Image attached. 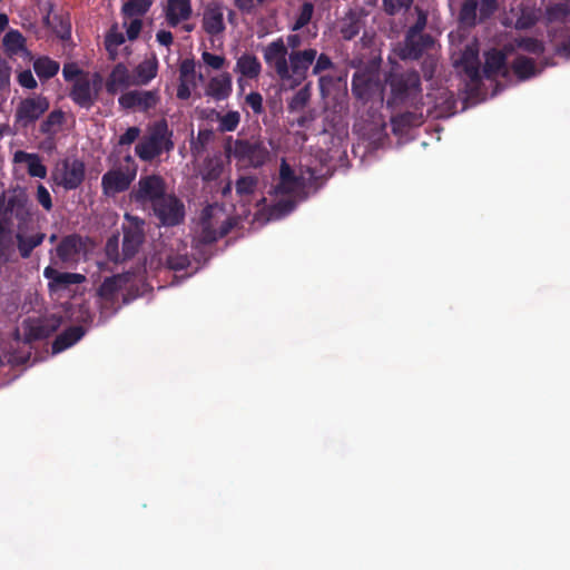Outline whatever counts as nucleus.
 Returning a JSON list of instances; mask_svg holds the SVG:
<instances>
[{"label": "nucleus", "mask_w": 570, "mask_h": 570, "mask_svg": "<svg viewBox=\"0 0 570 570\" xmlns=\"http://www.w3.org/2000/svg\"><path fill=\"white\" fill-rule=\"evenodd\" d=\"M302 42L301 35L289 33L286 40L279 37L262 48L267 69L285 90H294L306 81L316 58V49H302Z\"/></svg>", "instance_id": "1"}, {"label": "nucleus", "mask_w": 570, "mask_h": 570, "mask_svg": "<svg viewBox=\"0 0 570 570\" xmlns=\"http://www.w3.org/2000/svg\"><path fill=\"white\" fill-rule=\"evenodd\" d=\"M10 210H13V219L17 220L14 239L19 255L27 259L33 249L43 243L46 234L35 230L33 214L24 194L10 196Z\"/></svg>", "instance_id": "2"}, {"label": "nucleus", "mask_w": 570, "mask_h": 570, "mask_svg": "<svg viewBox=\"0 0 570 570\" xmlns=\"http://www.w3.org/2000/svg\"><path fill=\"white\" fill-rule=\"evenodd\" d=\"M145 220L131 214H125L122 230L121 253L118 250V235H114L107 240L106 252L110 259L122 262L134 258L146 239Z\"/></svg>", "instance_id": "3"}, {"label": "nucleus", "mask_w": 570, "mask_h": 570, "mask_svg": "<svg viewBox=\"0 0 570 570\" xmlns=\"http://www.w3.org/2000/svg\"><path fill=\"white\" fill-rule=\"evenodd\" d=\"M173 135L166 120L156 122L150 134L136 145V155L144 161H151L164 151H171L175 147Z\"/></svg>", "instance_id": "4"}, {"label": "nucleus", "mask_w": 570, "mask_h": 570, "mask_svg": "<svg viewBox=\"0 0 570 570\" xmlns=\"http://www.w3.org/2000/svg\"><path fill=\"white\" fill-rule=\"evenodd\" d=\"M390 88L389 104L400 105L414 100L421 94V78L417 71L390 72L385 79Z\"/></svg>", "instance_id": "5"}, {"label": "nucleus", "mask_w": 570, "mask_h": 570, "mask_svg": "<svg viewBox=\"0 0 570 570\" xmlns=\"http://www.w3.org/2000/svg\"><path fill=\"white\" fill-rule=\"evenodd\" d=\"M498 10V0H463L458 22L463 28L472 29L479 23L487 22Z\"/></svg>", "instance_id": "6"}, {"label": "nucleus", "mask_w": 570, "mask_h": 570, "mask_svg": "<svg viewBox=\"0 0 570 570\" xmlns=\"http://www.w3.org/2000/svg\"><path fill=\"white\" fill-rule=\"evenodd\" d=\"M153 215L164 227L180 225L185 219V205L174 194H166L151 206Z\"/></svg>", "instance_id": "7"}, {"label": "nucleus", "mask_w": 570, "mask_h": 570, "mask_svg": "<svg viewBox=\"0 0 570 570\" xmlns=\"http://www.w3.org/2000/svg\"><path fill=\"white\" fill-rule=\"evenodd\" d=\"M127 165L126 170L111 169L102 175L101 188L106 196L116 195L127 190L137 174V166L130 155L125 157Z\"/></svg>", "instance_id": "8"}, {"label": "nucleus", "mask_w": 570, "mask_h": 570, "mask_svg": "<svg viewBox=\"0 0 570 570\" xmlns=\"http://www.w3.org/2000/svg\"><path fill=\"white\" fill-rule=\"evenodd\" d=\"M48 98L39 95L22 99L14 111V126L27 129L33 125L49 109Z\"/></svg>", "instance_id": "9"}, {"label": "nucleus", "mask_w": 570, "mask_h": 570, "mask_svg": "<svg viewBox=\"0 0 570 570\" xmlns=\"http://www.w3.org/2000/svg\"><path fill=\"white\" fill-rule=\"evenodd\" d=\"M166 189V183L161 176H141L137 187L131 191L130 197L135 203L141 206L150 204L151 207L167 194Z\"/></svg>", "instance_id": "10"}, {"label": "nucleus", "mask_w": 570, "mask_h": 570, "mask_svg": "<svg viewBox=\"0 0 570 570\" xmlns=\"http://www.w3.org/2000/svg\"><path fill=\"white\" fill-rule=\"evenodd\" d=\"M86 167L80 159H63L52 171V180L66 190L77 189L83 181Z\"/></svg>", "instance_id": "11"}, {"label": "nucleus", "mask_w": 570, "mask_h": 570, "mask_svg": "<svg viewBox=\"0 0 570 570\" xmlns=\"http://www.w3.org/2000/svg\"><path fill=\"white\" fill-rule=\"evenodd\" d=\"M380 87L377 75L371 70H358L352 77V94L363 102L373 98L380 91Z\"/></svg>", "instance_id": "12"}, {"label": "nucleus", "mask_w": 570, "mask_h": 570, "mask_svg": "<svg viewBox=\"0 0 570 570\" xmlns=\"http://www.w3.org/2000/svg\"><path fill=\"white\" fill-rule=\"evenodd\" d=\"M82 249L83 242L80 235H67L61 238L55 249L56 261L53 263H60L62 266L70 267L79 262Z\"/></svg>", "instance_id": "13"}, {"label": "nucleus", "mask_w": 570, "mask_h": 570, "mask_svg": "<svg viewBox=\"0 0 570 570\" xmlns=\"http://www.w3.org/2000/svg\"><path fill=\"white\" fill-rule=\"evenodd\" d=\"M159 100L158 90H131L118 98V102L124 109H138L140 111L155 108Z\"/></svg>", "instance_id": "14"}, {"label": "nucleus", "mask_w": 570, "mask_h": 570, "mask_svg": "<svg viewBox=\"0 0 570 570\" xmlns=\"http://www.w3.org/2000/svg\"><path fill=\"white\" fill-rule=\"evenodd\" d=\"M13 210H10V197L0 196V261H7L12 246Z\"/></svg>", "instance_id": "15"}, {"label": "nucleus", "mask_w": 570, "mask_h": 570, "mask_svg": "<svg viewBox=\"0 0 570 570\" xmlns=\"http://www.w3.org/2000/svg\"><path fill=\"white\" fill-rule=\"evenodd\" d=\"M120 284L117 276L107 277L99 286L97 294L101 313H116L118 309Z\"/></svg>", "instance_id": "16"}, {"label": "nucleus", "mask_w": 570, "mask_h": 570, "mask_svg": "<svg viewBox=\"0 0 570 570\" xmlns=\"http://www.w3.org/2000/svg\"><path fill=\"white\" fill-rule=\"evenodd\" d=\"M69 97L81 108L90 109L97 101V92L92 91L89 76L78 77L70 89Z\"/></svg>", "instance_id": "17"}, {"label": "nucleus", "mask_w": 570, "mask_h": 570, "mask_svg": "<svg viewBox=\"0 0 570 570\" xmlns=\"http://www.w3.org/2000/svg\"><path fill=\"white\" fill-rule=\"evenodd\" d=\"M43 276L49 281L48 287L50 292L67 289L71 285H78L86 281L82 274L59 272L52 266L43 269Z\"/></svg>", "instance_id": "18"}, {"label": "nucleus", "mask_w": 570, "mask_h": 570, "mask_svg": "<svg viewBox=\"0 0 570 570\" xmlns=\"http://www.w3.org/2000/svg\"><path fill=\"white\" fill-rule=\"evenodd\" d=\"M26 42V38L17 29H10L2 40L4 52L9 58L20 56L27 60H32V52L27 48Z\"/></svg>", "instance_id": "19"}, {"label": "nucleus", "mask_w": 570, "mask_h": 570, "mask_svg": "<svg viewBox=\"0 0 570 570\" xmlns=\"http://www.w3.org/2000/svg\"><path fill=\"white\" fill-rule=\"evenodd\" d=\"M235 153L238 157L248 159L254 167L264 165L268 157V151L261 144L247 140H237Z\"/></svg>", "instance_id": "20"}, {"label": "nucleus", "mask_w": 570, "mask_h": 570, "mask_svg": "<svg viewBox=\"0 0 570 570\" xmlns=\"http://www.w3.org/2000/svg\"><path fill=\"white\" fill-rule=\"evenodd\" d=\"M433 38L431 35H419L413 37H405L404 47L402 49L401 58L417 60L422 57L424 51L432 47Z\"/></svg>", "instance_id": "21"}, {"label": "nucleus", "mask_w": 570, "mask_h": 570, "mask_svg": "<svg viewBox=\"0 0 570 570\" xmlns=\"http://www.w3.org/2000/svg\"><path fill=\"white\" fill-rule=\"evenodd\" d=\"M134 85V78L125 63L118 62L112 68L106 81V90L109 95H116L119 89L128 88Z\"/></svg>", "instance_id": "22"}, {"label": "nucleus", "mask_w": 570, "mask_h": 570, "mask_svg": "<svg viewBox=\"0 0 570 570\" xmlns=\"http://www.w3.org/2000/svg\"><path fill=\"white\" fill-rule=\"evenodd\" d=\"M203 29L210 36L219 35L225 30L224 11L219 4H212L205 9Z\"/></svg>", "instance_id": "23"}, {"label": "nucleus", "mask_w": 570, "mask_h": 570, "mask_svg": "<svg viewBox=\"0 0 570 570\" xmlns=\"http://www.w3.org/2000/svg\"><path fill=\"white\" fill-rule=\"evenodd\" d=\"M193 9L190 0H168L166 8V20L169 26L176 27L181 21L191 17Z\"/></svg>", "instance_id": "24"}, {"label": "nucleus", "mask_w": 570, "mask_h": 570, "mask_svg": "<svg viewBox=\"0 0 570 570\" xmlns=\"http://www.w3.org/2000/svg\"><path fill=\"white\" fill-rule=\"evenodd\" d=\"M233 90L232 76L224 72L219 76L213 77L206 87V95L217 101L227 99Z\"/></svg>", "instance_id": "25"}, {"label": "nucleus", "mask_w": 570, "mask_h": 570, "mask_svg": "<svg viewBox=\"0 0 570 570\" xmlns=\"http://www.w3.org/2000/svg\"><path fill=\"white\" fill-rule=\"evenodd\" d=\"M13 161L27 164V171L31 177L46 178L47 176V167L42 164L38 154L17 150L13 155Z\"/></svg>", "instance_id": "26"}, {"label": "nucleus", "mask_w": 570, "mask_h": 570, "mask_svg": "<svg viewBox=\"0 0 570 570\" xmlns=\"http://www.w3.org/2000/svg\"><path fill=\"white\" fill-rule=\"evenodd\" d=\"M86 334V328L81 325H73L66 328L62 333H60L52 343V353L58 354L78 341H80Z\"/></svg>", "instance_id": "27"}, {"label": "nucleus", "mask_w": 570, "mask_h": 570, "mask_svg": "<svg viewBox=\"0 0 570 570\" xmlns=\"http://www.w3.org/2000/svg\"><path fill=\"white\" fill-rule=\"evenodd\" d=\"M158 72V60L156 56L151 58H147L138 63L134 70V85L135 86H145L148 85L154 78H156Z\"/></svg>", "instance_id": "28"}, {"label": "nucleus", "mask_w": 570, "mask_h": 570, "mask_svg": "<svg viewBox=\"0 0 570 570\" xmlns=\"http://www.w3.org/2000/svg\"><path fill=\"white\" fill-rule=\"evenodd\" d=\"M507 55L493 49L485 53V62L483 66V75L487 79H492L499 73L505 75Z\"/></svg>", "instance_id": "29"}, {"label": "nucleus", "mask_w": 570, "mask_h": 570, "mask_svg": "<svg viewBox=\"0 0 570 570\" xmlns=\"http://www.w3.org/2000/svg\"><path fill=\"white\" fill-rule=\"evenodd\" d=\"M234 71L247 79H256L262 72V63L253 53H243L237 58Z\"/></svg>", "instance_id": "30"}, {"label": "nucleus", "mask_w": 570, "mask_h": 570, "mask_svg": "<svg viewBox=\"0 0 570 570\" xmlns=\"http://www.w3.org/2000/svg\"><path fill=\"white\" fill-rule=\"evenodd\" d=\"M299 186V178L291 166L283 160L279 169V183L276 186L277 193L288 195L294 193Z\"/></svg>", "instance_id": "31"}, {"label": "nucleus", "mask_w": 570, "mask_h": 570, "mask_svg": "<svg viewBox=\"0 0 570 570\" xmlns=\"http://www.w3.org/2000/svg\"><path fill=\"white\" fill-rule=\"evenodd\" d=\"M60 326V318L50 317L33 323L28 333L30 340H43L52 335Z\"/></svg>", "instance_id": "32"}, {"label": "nucleus", "mask_w": 570, "mask_h": 570, "mask_svg": "<svg viewBox=\"0 0 570 570\" xmlns=\"http://www.w3.org/2000/svg\"><path fill=\"white\" fill-rule=\"evenodd\" d=\"M362 24L360 14L354 10H350L342 19L340 28L342 38L347 41L354 39L360 33Z\"/></svg>", "instance_id": "33"}, {"label": "nucleus", "mask_w": 570, "mask_h": 570, "mask_svg": "<svg viewBox=\"0 0 570 570\" xmlns=\"http://www.w3.org/2000/svg\"><path fill=\"white\" fill-rule=\"evenodd\" d=\"M223 169L224 164L219 156L207 157L199 169V174L204 181L209 183L217 180Z\"/></svg>", "instance_id": "34"}, {"label": "nucleus", "mask_w": 570, "mask_h": 570, "mask_svg": "<svg viewBox=\"0 0 570 570\" xmlns=\"http://www.w3.org/2000/svg\"><path fill=\"white\" fill-rule=\"evenodd\" d=\"M60 65L58 61L43 56L33 61V70L40 80H48L55 77L59 71Z\"/></svg>", "instance_id": "35"}, {"label": "nucleus", "mask_w": 570, "mask_h": 570, "mask_svg": "<svg viewBox=\"0 0 570 570\" xmlns=\"http://www.w3.org/2000/svg\"><path fill=\"white\" fill-rule=\"evenodd\" d=\"M303 86L295 92L287 104L289 112H298L304 110L312 97V82H303Z\"/></svg>", "instance_id": "36"}, {"label": "nucleus", "mask_w": 570, "mask_h": 570, "mask_svg": "<svg viewBox=\"0 0 570 570\" xmlns=\"http://www.w3.org/2000/svg\"><path fill=\"white\" fill-rule=\"evenodd\" d=\"M423 122V115L415 111H405L392 118V126L395 132H402L406 128L420 126Z\"/></svg>", "instance_id": "37"}, {"label": "nucleus", "mask_w": 570, "mask_h": 570, "mask_svg": "<svg viewBox=\"0 0 570 570\" xmlns=\"http://www.w3.org/2000/svg\"><path fill=\"white\" fill-rule=\"evenodd\" d=\"M153 4V0H128L122 4L121 14L124 19L141 18Z\"/></svg>", "instance_id": "38"}, {"label": "nucleus", "mask_w": 570, "mask_h": 570, "mask_svg": "<svg viewBox=\"0 0 570 570\" xmlns=\"http://www.w3.org/2000/svg\"><path fill=\"white\" fill-rule=\"evenodd\" d=\"M511 68L515 76L522 80L529 79L538 72L534 60L525 56H518Z\"/></svg>", "instance_id": "39"}, {"label": "nucleus", "mask_w": 570, "mask_h": 570, "mask_svg": "<svg viewBox=\"0 0 570 570\" xmlns=\"http://www.w3.org/2000/svg\"><path fill=\"white\" fill-rule=\"evenodd\" d=\"M65 120V112L60 109L52 110L40 124L39 130L42 135L55 136Z\"/></svg>", "instance_id": "40"}, {"label": "nucleus", "mask_w": 570, "mask_h": 570, "mask_svg": "<svg viewBox=\"0 0 570 570\" xmlns=\"http://www.w3.org/2000/svg\"><path fill=\"white\" fill-rule=\"evenodd\" d=\"M274 0H234L237 10L246 16L256 14L262 8L268 6Z\"/></svg>", "instance_id": "41"}, {"label": "nucleus", "mask_w": 570, "mask_h": 570, "mask_svg": "<svg viewBox=\"0 0 570 570\" xmlns=\"http://www.w3.org/2000/svg\"><path fill=\"white\" fill-rule=\"evenodd\" d=\"M570 14V9L566 3H554L546 9V18L548 22H561Z\"/></svg>", "instance_id": "42"}, {"label": "nucleus", "mask_w": 570, "mask_h": 570, "mask_svg": "<svg viewBox=\"0 0 570 570\" xmlns=\"http://www.w3.org/2000/svg\"><path fill=\"white\" fill-rule=\"evenodd\" d=\"M52 30L61 40L69 39L71 37L70 20L63 14H55Z\"/></svg>", "instance_id": "43"}, {"label": "nucleus", "mask_w": 570, "mask_h": 570, "mask_svg": "<svg viewBox=\"0 0 570 570\" xmlns=\"http://www.w3.org/2000/svg\"><path fill=\"white\" fill-rule=\"evenodd\" d=\"M218 230L213 226L209 219H203L198 239L202 244L210 245L219 239Z\"/></svg>", "instance_id": "44"}, {"label": "nucleus", "mask_w": 570, "mask_h": 570, "mask_svg": "<svg viewBox=\"0 0 570 570\" xmlns=\"http://www.w3.org/2000/svg\"><path fill=\"white\" fill-rule=\"evenodd\" d=\"M518 48L533 55H541L544 52V45L542 41L532 37H521L515 39Z\"/></svg>", "instance_id": "45"}, {"label": "nucleus", "mask_w": 570, "mask_h": 570, "mask_svg": "<svg viewBox=\"0 0 570 570\" xmlns=\"http://www.w3.org/2000/svg\"><path fill=\"white\" fill-rule=\"evenodd\" d=\"M414 0H382L383 10L389 16H395L401 11H407Z\"/></svg>", "instance_id": "46"}, {"label": "nucleus", "mask_w": 570, "mask_h": 570, "mask_svg": "<svg viewBox=\"0 0 570 570\" xmlns=\"http://www.w3.org/2000/svg\"><path fill=\"white\" fill-rule=\"evenodd\" d=\"M166 265L174 272H183L190 266V259L186 254L173 253L167 256Z\"/></svg>", "instance_id": "47"}, {"label": "nucleus", "mask_w": 570, "mask_h": 570, "mask_svg": "<svg viewBox=\"0 0 570 570\" xmlns=\"http://www.w3.org/2000/svg\"><path fill=\"white\" fill-rule=\"evenodd\" d=\"M313 12H314L313 3L304 2L299 9V12H298L296 19H295L292 30L297 31V30L304 28L307 23H309Z\"/></svg>", "instance_id": "48"}, {"label": "nucleus", "mask_w": 570, "mask_h": 570, "mask_svg": "<svg viewBox=\"0 0 570 570\" xmlns=\"http://www.w3.org/2000/svg\"><path fill=\"white\" fill-rule=\"evenodd\" d=\"M312 73L318 76L324 71L334 69V62L331 57L326 53H320L316 51V58L312 65Z\"/></svg>", "instance_id": "49"}, {"label": "nucleus", "mask_w": 570, "mask_h": 570, "mask_svg": "<svg viewBox=\"0 0 570 570\" xmlns=\"http://www.w3.org/2000/svg\"><path fill=\"white\" fill-rule=\"evenodd\" d=\"M257 186V179L252 176H243L236 181V193L240 196L252 195Z\"/></svg>", "instance_id": "50"}, {"label": "nucleus", "mask_w": 570, "mask_h": 570, "mask_svg": "<svg viewBox=\"0 0 570 570\" xmlns=\"http://www.w3.org/2000/svg\"><path fill=\"white\" fill-rule=\"evenodd\" d=\"M240 121V116L237 111H228L219 119V129L222 131H234Z\"/></svg>", "instance_id": "51"}, {"label": "nucleus", "mask_w": 570, "mask_h": 570, "mask_svg": "<svg viewBox=\"0 0 570 570\" xmlns=\"http://www.w3.org/2000/svg\"><path fill=\"white\" fill-rule=\"evenodd\" d=\"M537 16L533 11L522 10L521 14L515 20V29L527 30L537 23Z\"/></svg>", "instance_id": "52"}, {"label": "nucleus", "mask_w": 570, "mask_h": 570, "mask_svg": "<svg viewBox=\"0 0 570 570\" xmlns=\"http://www.w3.org/2000/svg\"><path fill=\"white\" fill-rule=\"evenodd\" d=\"M36 199L46 212L52 210V197L49 190L42 184H39L37 187Z\"/></svg>", "instance_id": "53"}, {"label": "nucleus", "mask_w": 570, "mask_h": 570, "mask_svg": "<svg viewBox=\"0 0 570 570\" xmlns=\"http://www.w3.org/2000/svg\"><path fill=\"white\" fill-rule=\"evenodd\" d=\"M179 80H189L195 85V61L193 59H184L179 66Z\"/></svg>", "instance_id": "54"}, {"label": "nucleus", "mask_w": 570, "mask_h": 570, "mask_svg": "<svg viewBox=\"0 0 570 570\" xmlns=\"http://www.w3.org/2000/svg\"><path fill=\"white\" fill-rule=\"evenodd\" d=\"M416 11H417V19H416L415 23L409 28L405 37L424 35L423 30L426 27L428 17L423 10L416 8Z\"/></svg>", "instance_id": "55"}, {"label": "nucleus", "mask_w": 570, "mask_h": 570, "mask_svg": "<svg viewBox=\"0 0 570 570\" xmlns=\"http://www.w3.org/2000/svg\"><path fill=\"white\" fill-rule=\"evenodd\" d=\"M124 27L126 28V36L130 41L136 40L139 37V33L142 28L141 18H131L129 22L124 21Z\"/></svg>", "instance_id": "56"}, {"label": "nucleus", "mask_w": 570, "mask_h": 570, "mask_svg": "<svg viewBox=\"0 0 570 570\" xmlns=\"http://www.w3.org/2000/svg\"><path fill=\"white\" fill-rule=\"evenodd\" d=\"M203 61L215 70H219L224 67L226 59L224 56L214 55L208 51L202 53Z\"/></svg>", "instance_id": "57"}, {"label": "nucleus", "mask_w": 570, "mask_h": 570, "mask_svg": "<svg viewBox=\"0 0 570 570\" xmlns=\"http://www.w3.org/2000/svg\"><path fill=\"white\" fill-rule=\"evenodd\" d=\"M246 104L252 108L253 112L256 115H261L264 110L263 108V97L257 91L249 92L245 98Z\"/></svg>", "instance_id": "58"}, {"label": "nucleus", "mask_w": 570, "mask_h": 570, "mask_svg": "<svg viewBox=\"0 0 570 570\" xmlns=\"http://www.w3.org/2000/svg\"><path fill=\"white\" fill-rule=\"evenodd\" d=\"M552 42H554V49L558 55L564 56L567 58H570V37L562 39L561 41H558L557 32L552 33Z\"/></svg>", "instance_id": "59"}, {"label": "nucleus", "mask_w": 570, "mask_h": 570, "mask_svg": "<svg viewBox=\"0 0 570 570\" xmlns=\"http://www.w3.org/2000/svg\"><path fill=\"white\" fill-rule=\"evenodd\" d=\"M17 80L18 83L26 89H36L38 86L37 80L29 69L19 72Z\"/></svg>", "instance_id": "60"}, {"label": "nucleus", "mask_w": 570, "mask_h": 570, "mask_svg": "<svg viewBox=\"0 0 570 570\" xmlns=\"http://www.w3.org/2000/svg\"><path fill=\"white\" fill-rule=\"evenodd\" d=\"M460 63L462 66H466V65H475V63H480L479 62V51L478 49L471 47V46H466L465 49L463 50L462 52V56L460 58Z\"/></svg>", "instance_id": "61"}, {"label": "nucleus", "mask_w": 570, "mask_h": 570, "mask_svg": "<svg viewBox=\"0 0 570 570\" xmlns=\"http://www.w3.org/2000/svg\"><path fill=\"white\" fill-rule=\"evenodd\" d=\"M125 36L121 32H109L106 36V49L108 51L116 50L119 46L125 42Z\"/></svg>", "instance_id": "62"}, {"label": "nucleus", "mask_w": 570, "mask_h": 570, "mask_svg": "<svg viewBox=\"0 0 570 570\" xmlns=\"http://www.w3.org/2000/svg\"><path fill=\"white\" fill-rule=\"evenodd\" d=\"M62 76L66 81H71V80H76L78 77L88 76V73H85L75 63H67L63 66Z\"/></svg>", "instance_id": "63"}, {"label": "nucleus", "mask_w": 570, "mask_h": 570, "mask_svg": "<svg viewBox=\"0 0 570 570\" xmlns=\"http://www.w3.org/2000/svg\"><path fill=\"white\" fill-rule=\"evenodd\" d=\"M140 135V129L138 127H129L120 137L118 140L119 146H126L130 145L134 141L137 140V138Z\"/></svg>", "instance_id": "64"}]
</instances>
